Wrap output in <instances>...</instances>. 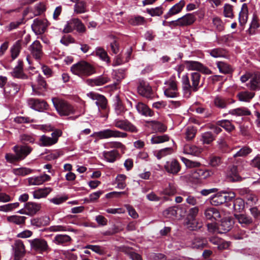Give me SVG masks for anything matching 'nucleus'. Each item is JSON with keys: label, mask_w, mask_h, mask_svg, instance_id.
Instances as JSON below:
<instances>
[{"label": "nucleus", "mask_w": 260, "mask_h": 260, "mask_svg": "<svg viewBox=\"0 0 260 260\" xmlns=\"http://www.w3.org/2000/svg\"><path fill=\"white\" fill-rule=\"evenodd\" d=\"M110 79L106 76H100L93 79H88L86 82L91 86H102L108 83Z\"/></svg>", "instance_id": "nucleus-26"}, {"label": "nucleus", "mask_w": 260, "mask_h": 260, "mask_svg": "<svg viewBox=\"0 0 260 260\" xmlns=\"http://www.w3.org/2000/svg\"><path fill=\"white\" fill-rule=\"evenodd\" d=\"M214 140V137L211 132H207L201 135V141L203 144H209Z\"/></svg>", "instance_id": "nucleus-50"}, {"label": "nucleus", "mask_w": 260, "mask_h": 260, "mask_svg": "<svg viewBox=\"0 0 260 260\" xmlns=\"http://www.w3.org/2000/svg\"><path fill=\"white\" fill-rule=\"evenodd\" d=\"M252 152V149L247 146L243 147L241 148L233 156L236 157H244L250 154Z\"/></svg>", "instance_id": "nucleus-55"}, {"label": "nucleus", "mask_w": 260, "mask_h": 260, "mask_svg": "<svg viewBox=\"0 0 260 260\" xmlns=\"http://www.w3.org/2000/svg\"><path fill=\"white\" fill-rule=\"evenodd\" d=\"M13 150L17 155L19 161L23 160L32 151V148L27 145H15L13 148Z\"/></svg>", "instance_id": "nucleus-11"}, {"label": "nucleus", "mask_w": 260, "mask_h": 260, "mask_svg": "<svg viewBox=\"0 0 260 260\" xmlns=\"http://www.w3.org/2000/svg\"><path fill=\"white\" fill-rule=\"evenodd\" d=\"M22 45V41L18 40L12 46L11 51V56L13 59H15L18 56L21 49Z\"/></svg>", "instance_id": "nucleus-38"}, {"label": "nucleus", "mask_w": 260, "mask_h": 260, "mask_svg": "<svg viewBox=\"0 0 260 260\" xmlns=\"http://www.w3.org/2000/svg\"><path fill=\"white\" fill-rule=\"evenodd\" d=\"M118 155L117 151L113 150L109 151H104L103 156L105 159L109 162H114Z\"/></svg>", "instance_id": "nucleus-40"}, {"label": "nucleus", "mask_w": 260, "mask_h": 260, "mask_svg": "<svg viewBox=\"0 0 260 260\" xmlns=\"http://www.w3.org/2000/svg\"><path fill=\"white\" fill-rule=\"evenodd\" d=\"M218 125L223 127L227 132H230L234 129L235 126L228 120H223L217 122Z\"/></svg>", "instance_id": "nucleus-49"}, {"label": "nucleus", "mask_w": 260, "mask_h": 260, "mask_svg": "<svg viewBox=\"0 0 260 260\" xmlns=\"http://www.w3.org/2000/svg\"><path fill=\"white\" fill-rule=\"evenodd\" d=\"M169 140V137L167 135H154L152 136L151 139V143L152 144H157L162 143Z\"/></svg>", "instance_id": "nucleus-44"}, {"label": "nucleus", "mask_w": 260, "mask_h": 260, "mask_svg": "<svg viewBox=\"0 0 260 260\" xmlns=\"http://www.w3.org/2000/svg\"><path fill=\"white\" fill-rule=\"evenodd\" d=\"M85 248L91 250L92 251L99 254L103 255L104 254V250L102 247L99 245H87L85 246Z\"/></svg>", "instance_id": "nucleus-64"}, {"label": "nucleus", "mask_w": 260, "mask_h": 260, "mask_svg": "<svg viewBox=\"0 0 260 260\" xmlns=\"http://www.w3.org/2000/svg\"><path fill=\"white\" fill-rule=\"evenodd\" d=\"M29 242L31 248L39 252H48L51 250L47 242L43 239L36 238Z\"/></svg>", "instance_id": "nucleus-9"}, {"label": "nucleus", "mask_w": 260, "mask_h": 260, "mask_svg": "<svg viewBox=\"0 0 260 260\" xmlns=\"http://www.w3.org/2000/svg\"><path fill=\"white\" fill-rule=\"evenodd\" d=\"M202 149L195 145L186 144L183 148V153L193 156H198L202 152Z\"/></svg>", "instance_id": "nucleus-23"}, {"label": "nucleus", "mask_w": 260, "mask_h": 260, "mask_svg": "<svg viewBox=\"0 0 260 260\" xmlns=\"http://www.w3.org/2000/svg\"><path fill=\"white\" fill-rule=\"evenodd\" d=\"M138 93L141 95L147 98H150L151 96V88L149 84L144 81H141L137 88Z\"/></svg>", "instance_id": "nucleus-18"}, {"label": "nucleus", "mask_w": 260, "mask_h": 260, "mask_svg": "<svg viewBox=\"0 0 260 260\" xmlns=\"http://www.w3.org/2000/svg\"><path fill=\"white\" fill-rule=\"evenodd\" d=\"M185 68L188 71H196L205 75L212 74L211 70L200 62L193 60L184 61Z\"/></svg>", "instance_id": "nucleus-6"}, {"label": "nucleus", "mask_w": 260, "mask_h": 260, "mask_svg": "<svg viewBox=\"0 0 260 260\" xmlns=\"http://www.w3.org/2000/svg\"><path fill=\"white\" fill-rule=\"evenodd\" d=\"M223 15L225 17L233 18L234 17L233 6L226 4L223 7Z\"/></svg>", "instance_id": "nucleus-62"}, {"label": "nucleus", "mask_w": 260, "mask_h": 260, "mask_svg": "<svg viewBox=\"0 0 260 260\" xmlns=\"http://www.w3.org/2000/svg\"><path fill=\"white\" fill-rule=\"evenodd\" d=\"M68 198L66 196H57L49 200V202L55 205H60L64 203L68 200Z\"/></svg>", "instance_id": "nucleus-63"}, {"label": "nucleus", "mask_w": 260, "mask_h": 260, "mask_svg": "<svg viewBox=\"0 0 260 260\" xmlns=\"http://www.w3.org/2000/svg\"><path fill=\"white\" fill-rule=\"evenodd\" d=\"M27 103L30 108L39 111L47 109L48 106L46 102L37 99L30 98L27 100Z\"/></svg>", "instance_id": "nucleus-14"}, {"label": "nucleus", "mask_w": 260, "mask_h": 260, "mask_svg": "<svg viewBox=\"0 0 260 260\" xmlns=\"http://www.w3.org/2000/svg\"><path fill=\"white\" fill-rule=\"evenodd\" d=\"M247 86L252 90L260 89V74H256L252 76Z\"/></svg>", "instance_id": "nucleus-28"}, {"label": "nucleus", "mask_w": 260, "mask_h": 260, "mask_svg": "<svg viewBox=\"0 0 260 260\" xmlns=\"http://www.w3.org/2000/svg\"><path fill=\"white\" fill-rule=\"evenodd\" d=\"M31 26L34 31L39 34L44 32L45 29L44 21L38 19H35L34 20Z\"/></svg>", "instance_id": "nucleus-36"}, {"label": "nucleus", "mask_w": 260, "mask_h": 260, "mask_svg": "<svg viewBox=\"0 0 260 260\" xmlns=\"http://www.w3.org/2000/svg\"><path fill=\"white\" fill-rule=\"evenodd\" d=\"M126 176L123 174L118 175L116 178V181L117 184V187L119 189H124L126 186L125 179Z\"/></svg>", "instance_id": "nucleus-56"}, {"label": "nucleus", "mask_w": 260, "mask_h": 260, "mask_svg": "<svg viewBox=\"0 0 260 260\" xmlns=\"http://www.w3.org/2000/svg\"><path fill=\"white\" fill-rule=\"evenodd\" d=\"M163 214L168 218L176 217L177 214V210L175 207H170L164 211Z\"/></svg>", "instance_id": "nucleus-59"}, {"label": "nucleus", "mask_w": 260, "mask_h": 260, "mask_svg": "<svg viewBox=\"0 0 260 260\" xmlns=\"http://www.w3.org/2000/svg\"><path fill=\"white\" fill-rule=\"evenodd\" d=\"M222 192L213 196L210 199L211 203L214 206H218L224 203Z\"/></svg>", "instance_id": "nucleus-46"}, {"label": "nucleus", "mask_w": 260, "mask_h": 260, "mask_svg": "<svg viewBox=\"0 0 260 260\" xmlns=\"http://www.w3.org/2000/svg\"><path fill=\"white\" fill-rule=\"evenodd\" d=\"M32 170L27 168H19L13 169V173L18 176H24L30 174L32 172Z\"/></svg>", "instance_id": "nucleus-53"}, {"label": "nucleus", "mask_w": 260, "mask_h": 260, "mask_svg": "<svg viewBox=\"0 0 260 260\" xmlns=\"http://www.w3.org/2000/svg\"><path fill=\"white\" fill-rule=\"evenodd\" d=\"M216 64L219 72L221 73L227 74L233 72L231 66L225 62L217 61Z\"/></svg>", "instance_id": "nucleus-34"}, {"label": "nucleus", "mask_w": 260, "mask_h": 260, "mask_svg": "<svg viewBox=\"0 0 260 260\" xmlns=\"http://www.w3.org/2000/svg\"><path fill=\"white\" fill-rule=\"evenodd\" d=\"M192 84L190 85L189 78L187 75L182 77V88L184 95L186 98H189L192 92H196L199 88L201 75L198 72H193L190 74Z\"/></svg>", "instance_id": "nucleus-1"}, {"label": "nucleus", "mask_w": 260, "mask_h": 260, "mask_svg": "<svg viewBox=\"0 0 260 260\" xmlns=\"http://www.w3.org/2000/svg\"><path fill=\"white\" fill-rule=\"evenodd\" d=\"M135 107L138 112L143 116L152 117L154 115L153 111L143 103L138 102L136 104Z\"/></svg>", "instance_id": "nucleus-19"}, {"label": "nucleus", "mask_w": 260, "mask_h": 260, "mask_svg": "<svg viewBox=\"0 0 260 260\" xmlns=\"http://www.w3.org/2000/svg\"><path fill=\"white\" fill-rule=\"evenodd\" d=\"M196 20V17L194 13H187L171 23L174 26H184L192 24Z\"/></svg>", "instance_id": "nucleus-10"}, {"label": "nucleus", "mask_w": 260, "mask_h": 260, "mask_svg": "<svg viewBox=\"0 0 260 260\" xmlns=\"http://www.w3.org/2000/svg\"><path fill=\"white\" fill-rule=\"evenodd\" d=\"M163 88L164 94L168 98H176L179 95L178 82L174 77H171L166 81Z\"/></svg>", "instance_id": "nucleus-4"}, {"label": "nucleus", "mask_w": 260, "mask_h": 260, "mask_svg": "<svg viewBox=\"0 0 260 260\" xmlns=\"http://www.w3.org/2000/svg\"><path fill=\"white\" fill-rule=\"evenodd\" d=\"M31 55L36 59H40L43 56L42 46L40 42L36 40L29 47Z\"/></svg>", "instance_id": "nucleus-13"}, {"label": "nucleus", "mask_w": 260, "mask_h": 260, "mask_svg": "<svg viewBox=\"0 0 260 260\" xmlns=\"http://www.w3.org/2000/svg\"><path fill=\"white\" fill-rule=\"evenodd\" d=\"M237 96L240 101L247 102L254 97V93L248 91H244L239 92Z\"/></svg>", "instance_id": "nucleus-43"}, {"label": "nucleus", "mask_w": 260, "mask_h": 260, "mask_svg": "<svg viewBox=\"0 0 260 260\" xmlns=\"http://www.w3.org/2000/svg\"><path fill=\"white\" fill-rule=\"evenodd\" d=\"M185 2L183 0L180 1L179 3L175 4L173 6L169 11L168 13L165 16L166 19H167L168 17L180 13L184 6H185Z\"/></svg>", "instance_id": "nucleus-27"}, {"label": "nucleus", "mask_w": 260, "mask_h": 260, "mask_svg": "<svg viewBox=\"0 0 260 260\" xmlns=\"http://www.w3.org/2000/svg\"><path fill=\"white\" fill-rule=\"evenodd\" d=\"M207 52L214 58L225 57L226 54L225 50L220 48L208 50Z\"/></svg>", "instance_id": "nucleus-41"}, {"label": "nucleus", "mask_w": 260, "mask_h": 260, "mask_svg": "<svg viewBox=\"0 0 260 260\" xmlns=\"http://www.w3.org/2000/svg\"><path fill=\"white\" fill-rule=\"evenodd\" d=\"M53 105L60 116H68L76 113L75 108L68 102L57 98L52 99Z\"/></svg>", "instance_id": "nucleus-2"}, {"label": "nucleus", "mask_w": 260, "mask_h": 260, "mask_svg": "<svg viewBox=\"0 0 260 260\" xmlns=\"http://www.w3.org/2000/svg\"><path fill=\"white\" fill-rule=\"evenodd\" d=\"M236 218L238 220L239 223H240L243 226H246L252 222V218L245 214H239L236 215Z\"/></svg>", "instance_id": "nucleus-37"}, {"label": "nucleus", "mask_w": 260, "mask_h": 260, "mask_svg": "<svg viewBox=\"0 0 260 260\" xmlns=\"http://www.w3.org/2000/svg\"><path fill=\"white\" fill-rule=\"evenodd\" d=\"M94 135L100 139H106L109 138H125L128 135L125 132H122L116 129H105L94 133Z\"/></svg>", "instance_id": "nucleus-5"}, {"label": "nucleus", "mask_w": 260, "mask_h": 260, "mask_svg": "<svg viewBox=\"0 0 260 260\" xmlns=\"http://www.w3.org/2000/svg\"><path fill=\"white\" fill-rule=\"evenodd\" d=\"M20 86L15 83L9 82L4 87V94L6 98H10L14 96L19 91Z\"/></svg>", "instance_id": "nucleus-15"}, {"label": "nucleus", "mask_w": 260, "mask_h": 260, "mask_svg": "<svg viewBox=\"0 0 260 260\" xmlns=\"http://www.w3.org/2000/svg\"><path fill=\"white\" fill-rule=\"evenodd\" d=\"M62 135L60 130L57 129L51 134V137L45 135L41 136L39 139L38 144L42 147H49L56 144L58 138Z\"/></svg>", "instance_id": "nucleus-7"}, {"label": "nucleus", "mask_w": 260, "mask_h": 260, "mask_svg": "<svg viewBox=\"0 0 260 260\" xmlns=\"http://www.w3.org/2000/svg\"><path fill=\"white\" fill-rule=\"evenodd\" d=\"M177 193V188L175 185L169 183L168 186L161 191L160 194L168 196H172Z\"/></svg>", "instance_id": "nucleus-45"}, {"label": "nucleus", "mask_w": 260, "mask_h": 260, "mask_svg": "<svg viewBox=\"0 0 260 260\" xmlns=\"http://www.w3.org/2000/svg\"><path fill=\"white\" fill-rule=\"evenodd\" d=\"M197 133V129L193 126H188L184 129L185 139L187 141L192 140Z\"/></svg>", "instance_id": "nucleus-39"}, {"label": "nucleus", "mask_w": 260, "mask_h": 260, "mask_svg": "<svg viewBox=\"0 0 260 260\" xmlns=\"http://www.w3.org/2000/svg\"><path fill=\"white\" fill-rule=\"evenodd\" d=\"M245 205L244 201L240 198L236 199L233 204L234 210L237 212H241L244 208Z\"/></svg>", "instance_id": "nucleus-57"}, {"label": "nucleus", "mask_w": 260, "mask_h": 260, "mask_svg": "<svg viewBox=\"0 0 260 260\" xmlns=\"http://www.w3.org/2000/svg\"><path fill=\"white\" fill-rule=\"evenodd\" d=\"M152 129L156 132H164L167 129V127L159 122L154 121H152Z\"/></svg>", "instance_id": "nucleus-61"}, {"label": "nucleus", "mask_w": 260, "mask_h": 260, "mask_svg": "<svg viewBox=\"0 0 260 260\" xmlns=\"http://www.w3.org/2000/svg\"><path fill=\"white\" fill-rule=\"evenodd\" d=\"M26 217L18 215H11L7 217L8 221L15 223L16 224L20 225L24 224Z\"/></svg>", "instance_id": "nucleus-42"}, {"label": "nucleus", "mask_w": 260, "mask_h": 260, "mask_svg": "<svg viewBox=\"0 0 260 260\" xmlns=\"http://www.w3.org/2000/svg\"><path fill=\"white\" fill-rule=\"evenodd\" d=\"M95 53L97 56H98L102 60L107 62H110V58L108 56L106 51L102 48H97L95 50Z\"/></svg>", "instance_id": "nucleus-52"}, {"label": "nucleus", "mask_w": 260, "mask_h": 260, "mask_svg": "<svg viewBox=\"0 0 260 260\" xmlns=\"http://www.w3.org/2000/svg\"><path fill=\"white\" fill-rule=\"evenodd\" d=\"M87 95L92 100L96 101L95 104L98 106L99 111L106 109L107 100L105 96L93 92H90L87 93Z\"/></svg>", "instance_id": "nucleus-12"}, {"label": "nucleus", "mask_w": 260, "mask_h": 260, "mask_svg": "<svg viewBox=\"0 0 260 260\" xmlns=\"http://www.w3.org/2000/svg\"><path fill=\"white\" fill-rule=\"evenodd\" d=\"M52 188L50 187L38 188L32 192L34 199H40L46 198L51 191Z\"/></svg>", "instance_id": "nucleus-22"}, {"label": "nucleus", "mask_w": 260, "mask_h": 260, "mask_svg": "<svg viewBox=\"0 0 260 260\" xmlns=\"http://www.w3.org/2000/svg\"><path fill=\"white\" fill-rule=\"evenodd\" d=\"M113 125L121 130L131 133H136L138 129L127 119H116L113 122Z\"/></svg>", "instance_id": "nucleus-8"}, {"label": "nucleus", "mask_w": 260, "mask_h": 260, "mask_svg": "<svg viewBox=\"0 0 260 260\" xmlns=\"http://www.w3.org/2000/svg\"><path fill=\"white\" fill-rule=\"evenodd\" d=\"M74 29L80 34L84 33L86 31V27L81 21L78 18H74L73 21Z\"/></svg>", "instance_id": "nucleus-47"}, {"label": "nucleus", "mask_w": 260, "mask_h": 260, "mask_svg": "<svg viewBox=\"0 0 260 260\" xmlns=\"http://www.w3.org/2000/svg\"><path fill=\"white\" fill-rule=\"evenodd\" d=\"M180 158L187 168H197L201 166V163L199 162L190 160L183 156H180Z\"/></svg>", "instance_id": "nucleus-58"}, {"label": "nucleus", "mask_w": 260, "mask_h": 260, "mask_svg": "<svg viewBox=\"0 0 260 260\" xmlns=\"http://www.w3.org/2000/svg\"><path fill=\"white\" fill-rule=\"evenodd\" d=\"M14 250V255L16 259H19L21 257L23 256L25 252L24 245L20 240L15 241L13 246Z\"/></svg>", "instance_id": "nucleus-21"}, {"label": "nucleus", "mask_w": 260, "mask_h": 260, "mask_svg": "<svg viewBox=\"0 0 260 260\" xmlns=\"http://www.w3.org/2000/svg\"><path fill=\"white\" fill-rule=\"evenodd\" d=\"M188 177L190 181L198 183L201 180L199 173V169L192 171L189 174Z\"/></svg>", "instance_id": "nucleus-54"}, {"label": "nucleus", "mask_w": 260, "mask_h": 260, "mask_svg": "<svg viewBox=\"0 0 260 260\" xmlns=\"http://www.w3.org/2000/svg\"><path fill=\"white\" fill-rule=\"evenodd\" d=\"M50 179L51 177L49 175L44 174L40 176L29 177L27 181L29 185H40Z\"/></svg>", "instance_id": "nucleus-17"}, {"label": "nucleus", "mask_w": 260, "mask_h": 260, "mask_svg": "<svg viewBox=\"0 0 260 260\" xmlns=\"http://www.w3.org/2000/svg\"><path fill=\"white\" fill-rule=\"evenodd\" d=\"M229 113L232 115L237 116H248L251 115V112L245 107L238 108L234 109H232L229 111Z\"/></svg>", "instance_id": "nucleus-33"}, {"label": "nucleus", "mask_w": 260, "mask_h": 260, "mask_svg": "<svg viewBox=\"0 0 260 260\" xmlns=\"http://www.w3.org/2000/svg\"><path fill=\"white\" fill-rule=\"evenodd\" d=\"M71 71L74 75L79 77H87L95 72L94 68L85 61H80L71 67Z\"/></svg>", "instance_id": "nucleus-3"}, {"label": "nucleus", "mask_w": 260, "mask_h": 260, "mask_svg": "<svg viewBox=\"0 0 260 260\" xmlns=\"http://www.w3.org/2000/svg\"><path fill=\"white\" fill-rule=\"evenodd\" d=\"M31 223L37 226L45 225L49 223V218L47 217H42L38 219H35L31 221Z\"/></svg>", "instance_id": "nucleus-60"}, {"label": "nucleus", "mask_w": 260, "mask_h": 260, "mask_svg": "<svg viewBox=\"0 0 260 260\" xmlns=\"http://www.w3.org/2000/svg\"><path fill=\"white\" fill-rule=\"evenodd\" d=\"M234 224L233 219L230 217H225L221 220V223L218 226V230L221 233H226L232 228Z\"/></svg>", "instance_id": "nucleus-20"}, {"label": "nucleus", "mask_w": 260, "mask_h": 260, "mask_svg": "<svg viewBox=\"0 0 260 260\" xmlns=\"http://www.w3.org/2000/svg\"><path fill=\"white\" fill-rule=\"evenodd\" d=\"M222 161L220 156L211 155L209 158V165L213 168H216L221 165Z\"/></svg>", "instance_id": "nucleus-48"}, {"label": "nucleus", "mask_w": 260, "mask_h": 260, "mask_svg": "<svg viewBox=\"0 0 260 260\" xmlns=\"http://www.w3.org/2000/svg\"><path fill=\"white\" fill-rule=\"evenodd\" d=\"M25 207L27 215L33 216L40 210L41 206L40 204L29 202L25 204Z\"/></svg>", "instance_id": "nucleus-25"}, {"label": "nucleus", "mask_w": 260, "mask_h": 260, "mask_svg": "<svg viewBox=\"0 0 260 260\" xmlns=\"http://www.w3.org/2000/svg\"><path fill=\"white\" fill-rule=\"evenodd\" d=\"M204 215L206 219L213 220H217L220 218L218 210L213 207L208 208L204 211Z\"/></svg>", "instance_id": "nucleus-24"}, {"label": "nucleus", "mask_w": 260, "mask_h": 260, "mask_svg": "<svg viewBox=\"0 0 260 260\" xmlns=\"http://www.w3.org/2000/svg\"><path fill=\"white\" fill-rule=\"evenodd\" d=\"M164 168L168 173L176 175L180 171L181 166L177 160L172 159L166 162Z\"/></svg>", "instance_id": "nucleus-16"}, {"label": "nucleus", "mask_w": 260, "mask_h": 260, "mask_svg": "<svg viewBox=\"0 0 260 260\" xmlns=\"http://www.w3.org/2000/svg\"><path fill=\"white\" fill-rule=\"evenodd\" d=\"M12 76L17 78L24 79L26 76L23 72V62L22 61L19 60L18 64L15 67L13 72H11Z\"/></svg>", "instance_id": "nucleus-31"}, {"label": "nucleus", "mask_w": 260, "mask_h": 260, "mask_svg": "<svg viewBox=\"0 0 260 260\" xmlns=\"http://www.w3.org/2000/svg\"><path fill=\"white\" fill-rule=\"evenodd\" d=\"M208 244L207 240L200 237H196L192 241L191 247L196 249H202Z\"/></svg>", "instance_id": "nucleus-32"}, {"label": "nucleus", "mask_w": 260, "mask_h": 260, "mask_svg": "<svg viewBox=\"0 0 260 260\" xmlns=\"http://www.w3.org/2000/svg\"><path fill=\"white\" fill-rule=\"evenodd\" d=\"M229 100L220 96H216L214 100V105L220 109L225 108L230 104Z\"/></svg>", "instance_id": "nucleus-35"}, {"label": "nucleus", "mask_w": 260, "mask_h": 260, "mask_svg": "<svg viewBox=\"0 0 260 260\" xmlns=\"http://www.w3.org/2000/svg\"><path fill=\"white\" fill-rule=\"evenodd\" d=\"M71 238L68 235L59 234L56 235L53 242L57 245H65L70 242Z\"/></svg>", "instance_id": "nucleus-30"}, {"label": "nucleus", "mask_w": 260, "mask_h": 260, "mask_svg": "<svg viewBox=\"0 0 260 260\" xmlns=\"http://www.w3.org/2000/svg\"><path fill=\"white\" fill-rule=\"evenodd\" d=\"M248 7L246 4L242 5L241 11L239 14V22L241 26L246 24L248 19Z\"/></svg>", "instance_id": "nucleus-29"}, {"label": "nucleus", "mask_w": 260, "mask_h": 260, "mask_svg": "<svg viewBox=\"0 0 260 260\" xmlns=\"http://www.w3.org/2000/svg\"><path fill=\"white\" fill-rule=\"evenodd\" d=\"M229 179L230 181L233 182L240 181L242 180V177H240L237 172V168L233 166L231 170V173L229 175Z\"/></svg>", "instance_id": "nucleus-51"}]
</instances>
